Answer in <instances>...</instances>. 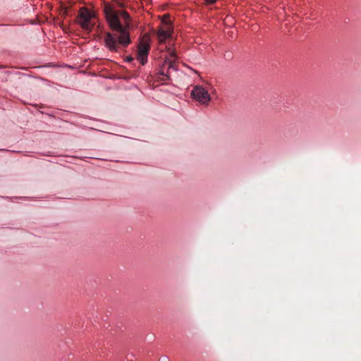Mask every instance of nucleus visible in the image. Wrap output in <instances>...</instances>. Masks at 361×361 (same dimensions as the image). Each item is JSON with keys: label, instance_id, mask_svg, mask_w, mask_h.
I'll return each mask as SVG.
<instances>
[{"label": "nucleus", "instance_id": "obj_4", "mask_svg": "<svg viewBox=\"0 0 361 361\" xmlns=\"http://www.w3.org/2000/svg\"><path fill=\"white\" fill-rule=\"evenodd\" d=\"M159 41L162 43L165 40L171 37V32L169 30H165L163 28H159L157 32Z\"/></svg>", "mask_w": 361, "mask_h": 361}, {"label": "nucleus", "instance_id": "obj_1", "mask_svg": "<svg viewBox=\"0 0 361 361\" xmlns=\"http://www.w3.org/2000/svg\"><path fill=\"white\" fill-rule=\"evenodd\" d=\"M104 13L110 27L116 31L111 34L107 32L104 37L105 47L112 52H118L121 47H126L130 43V38L127 30L130 18L125 11H115L110 6H106Z\"/></svg>", "mask_w": 361, "mask_h": 361}, {"label": "nucleus", "instance_id": "obj_2", "mask_svg": "<svg viewBox=\"0 0 361 361\" xmlns=\"http://www.w3.org/2000/svg\"><path fill=\"white\" fill-rule=\"evenodd\" d=\"M94 18L95 14L93 11L82 7L79 11L77 21L84 30L90 32L94 25Z\"/></svg>", "mask_w": 361, "mask_h": 361}, {"label": "nucleus", "instance_id": "obj_6", "mask_svg": "<svg viewBox=\"0 0 361 361\" xmlns=\"http://www.w3.org/2000/svg\"><path fill=\"white\" fill-rule=\"evenodd\" d=\"M176 59H177V57H176L175 51L173 50L169 49L168 51V56L166 57L165 62L170 61H176Z\"/></svg>", "mask_w": 361, "mask_h": 361}, {"label": "nucleus", "instance_id": "obj_5", "mask_svg": "<svg viewBox=\"0 0 361 361\" xmlns=\"http://www.w3.org/2000/svg\"><path fill=\"white\" fill-rule=\"evenodd\" d=\"M149 49V45L147 42H141L138 46V53L137 54H147Z\"/></svg>", "mask_w": 361, "mask_h": 361}, {"label": "nucleus", "instance_id": "obj_11", "mask_svg": "<svg viewBox=\"0 0 361 361\" xmlns=\"http://www.w3.org/2000/svg\"><path fill=\"white\" fill-rule=\"evenodd\" d=\"M133 60V59L132 57H130V56L127 58V61H131Z\"/></svg>", "mask_w": 361, "mask_h": 361}, {"label": "nucleus", "instance_id": "obj_9", "mask_svg": "<svg viewBox=\"0 0 361 361\" xmlns=\"http://www.w3.org/2000/svg\"><path fill=\"white\" fill-rule=\"evenodd\" d=\"M207 4H213L216 2V0H205Z\"/></svg>", "mask_w": 361, "mask_h": 361}, {"label": "nucleus", "instance_id": "obj_8", "mask_svg": "<svg viewBox=\"0 0 361 361\" xmlns=\"http://www.w3.org/2000/svg\"><path fill=\"white\" fill-rule=\"evenodd\" d=\"M166 63H168V72L170 71V70H173V71H176L177 68L175 66V61H166L165 62Z\"/></svg>", "mask_w": 361, "mask_h": 361}, {"label": "nucleus", "instance_id": "obj_3", "mask_svg": "<svg viewBox=\"0 0 361 361\" xmlns=\"http://www.w3.org/2000/svg\"><path fill=\"white\" fill-rule=\"evenodd\" d=\"M192 97L203 105H208L211 101V96L208 91L202 86L196 85L191 91Z\"/></svg>", "mask_w": 361, "mask_h": 361}, {"label": "nucleus", "instance_id": "obj_10", "mask_svg": "<svg viewBox=\"0 0 361 361\" xmlns=\"http://www.w3.org/2000/svg\"><path fill=\"white\" fill-rule=\"evenodd\" d=\"M167 360H168V357H163L161 358V361H167Z\"/></svg>", "mask_w": 361, "mask_h": 361}, {"label": "nucleus", "instance_id": "obj_7", "mask_svg": "<svg viewBox=\"0 0 361 361\" xmlns=\"http://www.w3.org/2000/svg\"><path fill=\"white\" fill-rule=\"evenodd\" d=\"M147 54H137V60L140 61L142 65H145L147 61Z\"/></svg>", "mask_w": 361, "mask_h": 361}]
</instances>
